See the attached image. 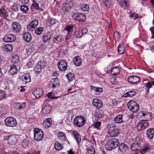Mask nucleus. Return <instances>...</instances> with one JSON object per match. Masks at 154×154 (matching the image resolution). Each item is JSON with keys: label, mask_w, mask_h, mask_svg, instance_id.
Masks as SVG:
<instances>
[{"label": "nucleus", "mask_w": 154, "mask_h": 154, "mask_svg": "<svg viewBox=\"0 0 154 154\" xmlns=\"http://www.w3.org/2000/svg\"><path fill=\"white\" fill-rule=\"evenodd\" d=\"M127 106L130 110L133 113H136L139 110V106L135 101L131 100L127 104Z\"/></svg>", "instance_id": "nucleus-1"}, {"label": "nucleus", "mask_w": 154, "mask_h": 154, "mask_svg": "<svg viewBox=\"0 0 154 154\" xmlns=\"http://www.w3.org/2000/svg\"><path fill=\"white\" fill-rule=\"evenodd\" d=\"M33 131L34 140L39 141L43 139L44 133L42 131L38 128H35L34 129Z\"/></svg>", "instance_id": "nucleus-2"}, {"label": "nucleus", "mask_w": 154, "mask_h": 154, "mask_svg": "<svg viewBox=\"0 0 154 154\" xmlns=\"http://www.w3.org/2000/svg\"><path fill=\"white\" fill-rule=\"evenodd\" d=\"M74 122L75 126L78 127H81L85 125V120L83 117L78 116L75 118Z\"/></svg>", "instance_id": "nucleus-3"}, {"label": "nucleus", "mask_w": 154, "mask_h": 154, "mask_svg": "<svg viewBox=\"0 0 154 154\" xmlns=\"http://www.w3.org/2000/svg\"><path fill=\"white\" fill-rule=\"evenodd\" d=\"M5 125L8 126L13 127L16 126L17 124L16 119L11 117L7 118L5 120Z\"/></svg>", "instance_id": "nucleus-4"}, {"label": "nucleus", "mask_w": 154, "mask_h": 154, "mask_svg": "<svg viewBox=\"0 0 154 154\" xmlns=\"http://www.w3.org/2000/svg\"><path fill=\"white\" fill-rule=\"evenodd\" d=\"M72 17L75 20L79 22H83L86 20V15L85 14L78 13H74Z\"/></svg>", "instance_id": "nucleus-5"}, {"label": "nucleus", "mask_w": 154, "mask_h": 154, "mask_svg": "<svg viewBox=\"0 0 154 154\" xmlns=\"http://www.w3.org/2000/svg\"><path fill=\"white\" fill-rule=\"evenodd\" d=\"M149 126V122L147 121H141L138 122L137 128L139 131H141L148 128Z\"/></svg>", "instance_id": "nucleus-6"}, {"label": "nucleus", "mask_w": 154, "mask_h": 154, "mask_svg": "<svg viewBox=\"0 0 154 154\" xmlns=\"http://www.w3.org/2000/svg\"><path fill=\"white\" fill-rule=\"evenodd\" d=\"M57 65L58 68L60 71H64L67 69V63L65 61L63 60H59Z\"/></svg>", "instance_id": "nucleus-7"}, {"label": "nucleus", "mask_w": 154, "mask_h": 154, "mask_svg": "<svg viewBox=\"0 0 154 154\" xmlns=\"http://www.w3.org/2000/svg\"><path fill=\"white\" fill-rule=\"evenodd\" d=\"M16 39L15 36L12 34H9L5 35L3 38V40L6 42H14Z\"/></svg>", "instance_id": "nucleus-8"}, {"label": "nucleus", "mask_w": 154, "mask_h": 154, "mask_svg": "<svg viewBox=\"0 0 154 154\" xmlns=\"http://www.w3.org/2000/svg\"><path fill=\"white\" fill-rule=\"evenodd\" d=\"M12 29L14 32L19 33L21 30V27L19 23L14 22L12 23Z\"/></svg>", "instance_id": "nucleus-9"}, {"label": "nucleus", "mask_w": 154, "mask_h": 154, "mask_svg": "<svg viewBox=\"0 0 154 154\" xmlns=\"http://www.w3.org/2000/svg\"><path fill=\"white\" fill-rule=\"evenodd\" d=\"M52 109V107L49 104L46 103L42 109V112L45 115L50 113Z\"/></svg>", "instance_id": "nucleus-10"}, {"label": "nucleus", "mask_w": 154, "mask_h": 154, "mask_svg": "<svg viewBox=\"0 0 154 154\" xmlns=\"http://www.w3.org/2000/svg\"><path fill=\"white\" fill-rule=\"evenodd\" d=\"M32 94L36 98H38L43 95V91L42 88H37L33 91Z\"/></svg>", "instance_id": "nucleus-11"}, {"label": "nucleus", "mask_w": 154, "mask_h": 154, "mask_svg": "<svg viewBox=\"0 0 154 154\" xmlns=\"http://www.w3.org/2000/svg\"><path fill=\"white\" fill-rule=\"evenodd\" d=\"M6 139L8 140V141L9 143L12 145L15 144L17 142V138L15 135H11L8 137H5Z\"/></svg>", "instance_id": "nucleus-12"}, {"label": "nucleus", "mask_w": 154, "mask_h": 154, "mask_svg": "<svg viewBox=\"0 0 154 154\" xmlns=\"http://www.w3.org/2000/svg\"><path fill=\"white\" fill-rule=\"evenodd\" d=\"M118 1L122 8H126L129 7V3L127 0H118Z\"/></svg>", "instance_id": "nucleus-13"}, {"label": "nucleus", "mask_w": 154, "mask_h": 154, "mask_svg": "<svg viewBox=\"0 0 154 154\" xmlns=\"http://www.w3.org/2000/svg\"><path fill=\"white\" fill-rule=\"evenodd\" d=\"M128 81L130 83H135L140 82V79L137 76H132L128 78Z\"/></svg>", "instance_id": "nucleus-14"}, {"label": "nucleus", "mask_w": 154, "mask_h": 154, "mask_svg": "<svg viewBox=\"0 0 154 154\" xmlns=\"http://www.w3.org/2000/svg\"><path fill=\"white\" fill-rule=\"evenodd\" d=\"M73 61L76 66H79L82 63L81 58L78 56L75 57L73 58Z\"/></svg>", "instance_id": "nucleus-15"}, {"label": "nucleus", "mask_w": 154, "mask_h": 154, "mask_svg": "<svg viewBox=\"0 0 154 154\" xmlns=\"http://www.w3.org/2000/svg\"><path fill=\"white\" fill-rule=\"evenodd\" d=\"M146 134L147 137L150 139H152L154 136V128H150L146 131Z\"/></svg>", "instance_id": "nucleus-16"}, {"label": "nucleus", "mask_w": 154, "mask_h": 154, "mask_svg": "<svg viewBox=\"0 0 154 154\" xmlns=\"http://www.w3.org/2000/svg\"><path fill=\"white\" fill-rule=\"evenodd\" d=\"M12 47L11 45H4L1 47L2 51L5 52H11L12 50Z\"/></svg>", "instance_id": "nucleus-17"}, {"label": "nucleus", "mask_w": 154, "mask_h": 154, "mask_svg": "<svg viewBox=\"0 0 154 154\" xmlns=\"http://www.w3.org/2000/svg\"><path fill=\"white\" fill-rule=\"evenodd\" d=\"M72 134L78 144H79L81 141V136L79 134L78 132L74 131L72 132Z\"/></svg>", "instance_id": "nucleus-18"}, {"label": "nucleus", "mask_w": 154, "mask_h": 154, "mask_svg": "<svg viewBox=\"0 0 154 154\" xmlns=\"http://www.w3.org/2000/svg\"><path fill=\"white\" fill-rule=\"evenodd\" d=\"M53 41L54 43L58 44L62 41V35H59L52 37Z\"/></svg>", "instance_id": "nucleus-19"}, {"label": "nucleus", "mask_w": 154, "mask_h": 154, "mask_svg": "<svg viewBox=\"0 0 154 154\" xmlns=\"http://www.w3.org/2000/svg\"><path fill=\"white\" fill-rule=\"evenodd\" d=\"M38 24V21L35 20L31 22L27 27L28 29L30 30L36 27Z\"/></svg>", "instance_id": "nucleus-20"}, {"label": "nucleus", "mask_w": 154, "mask_h": 154, "mask_svg": "<svg viewBox=\"0 0 154 154\" xmlns=\"http://www.w3.org/2000/svg\"><path fill=\"white\" fill-rule=\"evenodd\" d=\"M24 40L27 42H30L32 39V36L30 33L26 32H25L23 35Z\"/></svg>", "instance_id": "nucleus-21"}, {"label": "nucleus", "mask_w": 154, "mask_h": 154, "mask_svg": "<svg viewBox=\"0 0 154 154\" xmlns=\"http://www.w3.org/2000/svg\"><path fill=\"white\" fill-rule=\"evenodd\" d=\"M110 142L111 141L112 145H113L114 149L117 147L119 144V142L118 139L115 138H112L109 140Z\"/></svg>", "instance_id": "nucleus-22"}, {"label": "nucleus", "mask_w": 154, "mask_h": 154, "mask_svg": "<svg viewBox=\"0 0 154 154\" xmlns=\"http://www.w3.org/2000/svg\"><path fill=\"white\" fill-rule=\"evenodd\" d=\"M131 149L134 151H136L140 149V144L137 142H135L132 144L131 146Z\"/></svg>", "instance_id": "nucleus-23"}, {"label": "nucleus", "mask_w": 154, "mask_h": 154, "mask_svg": "<svg viewBox=\"0 0 154 154\" xmlns=\"http://www.w3.org/2000/svg\"><path fill=\"white\" fill-rule=\"evenodd\" d=\"M128 146L124 143H122L119 146V149L121 152L123 153L128 150Z\"/></svg>", "instance_id": "nucleus-24"}, {"label": "nucleus", "mask_w": 154, "mask_h": 154, "mask_svg": "<svg viewBox=\"0 0 154 154\" xmlns=\"http://www.w3.org/2000/svg\"><path fill=\"white\" fill-rule=\"evenodd\" d=\"M18 71L17 68L16 66L13 65L11 66V68L9 71V73L11 75H13L17 73Z\"/></svg>", "instance_id": "nucleus-25"}, {"label": "nucleus", "mask_w": 154, "mask_h": 154, "mask_svg": "<svg viewBox=\"0 0 154 154\" xmlns=\"http://www.w3.org/2000/svg\"><path fill=\"white\" fill-rule=\"evenodd\" d=\"M52 123L51 119L49 118H47L45 120L44 125L45 126V128H48L51 126Z\"/></svg>", "instance_id": "nucleus-26"}, {"label": "nucleus", "mask_w": 154, "mask_h": 154, "mask_svg": "<svg viewBox=\"0 0 154 154\" xmlns=\"http://www.w3.org/2000/svg\"><path fill=\"white\" fill-rule=\"evenodd\" d=\"M51 84L52 85V88H56V85H59V79L57 77L51 79Z\"/></svg>", "instance_id": "nucleus-27"}, {"label": "nucleus", "mask_w": 154, "mask_h": 154, "mask_svg": "<svg viewBox=\"0 0 154 154\" xmlns=\"http://www.w3.org/2000/svg\"><path fill=\"white\" fill-rule=\"evenodd\" d=\"M57 136L61 142L65 141L66 140V135L62 132H60L57 134Z\"/></svg>", "instance_id": "nucleus-28"}, {"label": "nucleus", "mask_w": 154, "mask_h": 154, "mask_svg": "<svg viewBox=\"0 0 154 154\" xmlns=\"http://www.w3.org/2000/svg\"><path fill=\"white\" fill-rule=\"evenodd\" d=\"M0 16L4 18H6L8 16V14L5 9H0Z\"/></svg>", "instance_id": "nucleus-29"}, {"label": "nucleus", "mask_w": 154, "mask_h": 154, "mask_svg": "<svg viewBox=\"0 0 154 154\" xmlns=\"http://www.w3.org/2000/svg\"><path fill=\"white\" fill-rule=\"evenodd\" d=\"M24 79L23 80L25 84H26L27 82H30L31 80L30 79V76L29 73H26L24 75Z\"/></svg>", "instance_id": "nucleus-30"}, {"label": "nucleus", "mask_w": 154, "mask_h": 154, "mask_svg": "<svg viewBox=\"0 0 154 154\" xmlns=\"http://www.w3.org/2000/svg\"><path fill=\"white\" fill-rule=\"evenodd\" d=\"M136 94V92L134 91H129L125 93L123 95V97L125 98L130 97H132L134 96Z\"/></svg>", "instance_id": "nucleus-31"}, {"label": "nucleus", "mask_w": 154, "mask_h": 154, "mask_svg": "<svg viewBox=\"0 0 154 154\" xmlns=\"http://www.w3.org/2000/svg\"><path fill=\"white\" fill-rule=\"evenodd\" d=\"M66 76L69 82H71L75 79V75L74 73L69 72L66 75Z\"/></svg>", "instance_id": "nucleus-32"}, {"label": "nucleus", "mask_w": 154, "mask_h": 154, "mask_svg": "<svg viewBox=\"0 0 154 154\" xmlns=\"http://www.w3.org/2000/svg\"><path fill=\"white\" fill-rule=\"evenodd\" d=\"M152 118V116L150 113L145 112L144 113L143 119L145 121H147L151 120Z\"/></svg>", "instance_id": "nucleus-33"}, {"label": "nucleus", "mask_w": 154, "mask_h": 154, "mask_svg": "<svg viewBox=\"0 0 154 154\" xmlns=\"http://www.w3.org/2000/svg\"><path fill=\"white\" fill-rule=\"evenodd\" d=\"M70 8V6H69V5L66 2L63 4L62 9L63 11L65 12L68 11Z\"/></svg>", "instance_id": "nucleus-34"}, {"label": "nucleus", "mask_w": 154, "mask_h": 154, "mask_svg": "<svg viewBox=\"0 0 154 154\" xmlns=\"http://www.w3.org/2000/svg\"><path fill=\"white\" fill-rule=\"evenodd\" d=\"M119 133V129L116 128L110 132V135L111 137H115Z\"/></svg>", "instance_id": "nucleus-35"}, {"label": "nucleus", "mask_w": 154, "mask_h": 154, "mask_svg": "<svg viewBox=\"0 0 154 154\" xmlns=\"http://www.w3.org/2000/svg\"><path fill=\"white\" fill-rule=\"evenodd\" d=\"M54 148L56 150L59 151L63 149L62 145L59 143L57 141H55L54 143Z\"/></svg>", "instance_id": "nucleus-36"}, {"label": "nucleus", "mask_w": 154, "mask_h": 154, "mask_svg": "<svg viewBox=\"0 0 154 154\" xmlns=\"http://www.w3.org/2000/svg\"><path fill=\"white\" fill-rule=\"evenodd\" d=\"M51 35L49 33H47L42 37L43 42L44 43L47 42L51 38Z\"/></svg>", "instance_id": "nucleus-37"}, {"label": "nucleus", "mask_w": 154, "mask_h": 154, "mask_svg": "<svg viewBox=\"0 0 154 154\" xmlns=\"http://www.w3.org/2000/svg\"><path fill=\"white\" fill-rule=\"evenodd\" d=\"M122 115H119L115 118L114 121L117 123H120L123 122L122 120Z\"/></svg>", "instance_id": "nucleus-38"}, {"label": "nucleus", "mask_w": 154, "mask_h": 154, "mask_svg": "<svg viewBox=\"0 0 154 154\" xmlns=\"http://www.w3.org/2000/svg\"><path fill=\"white\" fill-rule=\"evenodd\" d=\"M111 141L110 142L109 140L108 141L105 145V147L107 150H110L114 149L113 145H112Z\"/></svg>", "instance_id": "nucleus-39"}, {"label": "nucleus", "mask_w": 154, "mask_h": 154, "mask_svg": "<svg viewBox=\"0 0 154 154\" xmlns=\"http://www.w3.org/2000/svg\"><path fill=\"white\" fill-rule=\"evenodd\" d=\"M16 108L18 109H21L26 107V103L25 102L17 103L16 104Z\"/></svg>", "instance_id": "nucleus-40"}, {"label": "nucleus", "mask_w": 154, "mask_h": 154, "mask_svg": "<svg viewBox=\"0 0 154 154\" xmlns=\"http://www.w3.org/2000/svg\"><path fill=\"white\" fill-rule=\"evenodd\" d=\"M152 85H154V81L148 82L146 83L145 88L147 93H148L149 92V89Z\"/></svg>", "instance_id": "nucleus-41"}, {"label": "nucleus", "mask_w": 154, "mask_h": 154, "mask_svg": "<svg viewBox=\"0 0 154 154\" xmlns=\"http://www.w3.org/2000/svg\"><path fill=\"white\" fill-rule=\"evenodd\" d=\"M125 49L123 46L120 44L118 47V51L119 54H122L125 51Z\"/></svg>", "instance_id": "nucleus-42"}, {"label": "nucleus", "mask_w": 154, "mask_h": 154, "mask_svg": "<svg viewBox=\"0 0 154 154\" xmlns=\"http://www.w3.org/2000/svg\"><path fill=\"white\" fill-rule=\"evenodd\" d=\"M95 151L94 148L92 146L88 147L87 150V154H94Z\"/></svg>", "instance_id": "nucleus-43"}, {"label": "nucleus", "mask_w": 154, "mask_h": 154, "mask_svg": "<svg viewBox=\"0 0 154 154\" xmlns=\"http://www.w3.org/2000/svg\"><path fill=\"white\" fill-rule=\"evenodd\" d=\"M44 28L43 27H38L35 29V33L37 35H41L43 32Z\"/></svg>", "instance_id": "nucleus-44"}, {"label": "nucleus", "mask_w": 154, "mask_h": 154, "mask_svg": "<svg viewBox=\"0 0 154 154\" xmlns=\"http://www.w3.org/2000/svg\"><path fill=\"white\" fill-rule=\"evenodd\" d=\"M119 73V69L117 67L113 68L111 71V74L113 75H116Z\"/></svg>", "instance_id": "nucleus-45"}, {"label": "nucleus", "mask_w": 154, "mask_h": 154, "mask_svg": "<svg viewBox=\"0 0 154 154\" xmlns=\"http://www.w3.org/2000/svg\"><path fill=\"white\" fill-rule=\"evenodd\" d=\"M65 29L67 31L68 33L72 34L73 31V26H67Z\"/></svg>", "instance_id": "nucleus-46"}, {"label": "nucleus", "mask_w": 154, "mask_h": 154, "mask_svg": "<svg viewBox=\"0 0 154 154\" xmlns=\"http://www.w3.org/2000/svg\"><path fill=\"white\" fill-rule=\"evenodd\" d=\"M82 10L84 11H88L89 9V6L86 4H83L81 5Z\"/></svg>", "instance_id": "nucleus-47"}, {"label": "nucleus", "mask_w": 154, "mask_h": 154, "mask_svg": "<svg viewBox=\"0 0 154 154\" xmlns=\"http://www.w3.org/2000/svg\"><path fill=\"white\" fill-rule=\"evenodd\" d=\"M32 6L35 8L36 10H39L41 11H43L42 8L39 7V4L35 2H33Z\"/></svg>", "instance_id": "nucleus-48"}, {"label": "nucleus", "mask_w": 154, "mask_h": 154, "mask_svg": "<svg viewBox=\"0 0 154 154\" xmlns=\"http://www.w3.org/2000/svg\"><path fill=\"white\" fill-rule=\"evenodd\" d=\"M42 69V67H41L38 65L37 64L35 69V73L37 74H39L41 72Z\"/></svg>", "instance_id": "nucleus-49"}, {"label": "nucleus", "mask_w": 154, "mask_h": 154, "mask_svg": "<svg viewBox=\"0 0 154 154\" xmlns=\"http://www.w3.org/2000/svg\"><path fill=\"white\" fill-rule=\"evenodd\" d=\"M20 10L24 13L27 12L29 10V8L28 7L24 5H22L20 7Z\"/></svg>", "instance_id": "nucleus-50"}, {"label": "nucleus", "mask_w": 154, "mask_h": 154, "mask_svg": "<svg viewBox=\"0 0 154 154\" xmlns=\"http://www.w3.org/2000/svg\"><path fill=\"white\" fill-rule=\"evenodd\" d=\"M37 64L38 65L41 67H42V69H43L46 66V62L44 60H41L38 62Z\"/></svg>", "instance_id": "nucleus-51"}, {"label": "nucleus", "mask_w": 154, "mask_h": 154, "mask_svg": "<svg viewBox=\"0 0 154 154\" xmlns=\"http://www.w3.org/2000/svg\"><path fill=\"white\" fill-rule=\"evenodd\" d=\"M106 128L109 131H111L116 128V126L113 124H109L107 125Z\"/></svg>", "instance_id": "nucleus-52"}, {"label": "nucleus", "mask_w": 154, "mask_h": 154, "mask_svg": "<svg viewBox=\"0 0 154 154\" xmlns=\"http://www.w3.org/2000/svg\"><path fill=\"white\" fill-rule=\"evenodd\" d=\"M150 149V148L148 146H145L141 149L140 152L141 154H144L149 150Z\"/></svg>", "instance_id": "nucleus-53"}, {"label": "nucleus", "mask_w": 154, "mask_h": 154, "mask_svg": "<svg viewBox=\"0 0 154 154\" xmlns=\"http://www.w3.org/2000/svg\"><path fill=\"white\" fill-rule=\"evenodd\" d=\"M97 113L98 114L97 117L101 118L103 116L104 112L102 110L98 109V110H97Z\"/></svg>", "instance_id": "nucleus-54"}, {"label": "nucleus", "mask_w": 154, "mask_h": 154, "mask_svg": "<svg viewBox=\"0 0 154 154\" xmlns=\"http://www.w3.org/2000/svg\"><path fill=\"white\" fill-rule=\"evenodd\" d=\"M114 38L116 41H118L119 40L120 38V35L118 32H115L114 33Z\"/></svg>", "instance_id": "nucleus-55"}, {"label": "nucleus", "mask_w": 154, "mask_h": 154, "mask_svg": "<svg viewBox=\"0 0 154 154\" xmlns=\"http://www.w3.org/2000/svg\"><path fill=\"white\" fill-rule=\"evenodd\" d=\"M6 95V93L4 91L0 90V100L4 99Z\"/></svg>", "instance_id": "nucleus-56"}, {"label": "nucleus", "mask_w": 154, "mask_h": 154, "mask_svg": "<svg viewBox=\"0 0 154 154\" xmlns=\"http://www.w3.org/2000/svg\"><path fill=\"white\" fill-rule=\"evenodd\" d=\"M103 105L102 102L99 99H97V108H101Z\"/></svg>", "instance_id": "nucleus-57"}, {"label": "nucleus", "mask_w": 154, "mask_h": 154, "mask_svg": "<svg viewBox=\"0 0 154 154\" xmlns=\"http://www.w3.org/2000/svg\"><path fill=\"white\" fill-rule=\"evenodd\" d=\"M83 33L82 31V29H81L75 33V35L77 37L80 38L83 35Z\"/></svg>", "instance_id": "nucleus-58"}, {"label": "nucleus", "mask_w": 154, "mask_h": 154, "mask_svg": "<svg viewBox=\"0 0 154 154\" xmlns=\"http://www.w3.org/2000/svg\"><path fill=\"white\" fill-rule=\"evenodd\" d=\"M103 3L106 7H108L110 4V0H103Z\"/></svg>", "instance_id": "nucleus-59"}, {"label": "nucleus", "mask_w": 154, "mask_h": 154, "mask_svg": "<svg viewBox=\"0 0 154 154\" xmlns=\"http://www.w3.org/2000/svg\"><path fill=\"white\" fill-rule=\"evenodd\" d=\"M19 60V57L17 55H15L13 58L12 61L14 63H17Z\"/></svg>", "instance_id": "nucleus-60"}, {"label": "nucleus", "mask_w": 154, "mask_h": 154, "mask_svg": "<svg viewBox=\"0 0 154 154\" xmlns=\"http://www.w3.org/2000/svg\"><path fill=\"white\" fill-rule=\"evenodd\" d=\"M129 16L131 18L134 17V19L135 20L137 17V15L131 11H130Z\"/></svg>", "instance_id": "nucleus-61"}, {"label": "nucleus", "mask_w": 154, "mask_h": 154, "mask_svg": "<svg viewBox=\"0 0 154 154\" xmlns=\"http://www.w3.org/2000/svg\"><path fill=\"white\" fill-rule=\"evenodd\" d=\"M144 113L143 112L140 111L137 113V116L138 118H142L143 119Z\"/></svg>", "instance_id": "nucleus-62"}, {"label": "nucleus", "mask_w": 154, "mask_h": 154, "mask_svg": "<svg viewBox=\"0 0 154 154\" xmlns=\"http://www.w3.org/2000/svg\"><path fill=\"white\" fill-rule=\"evenodd\" d=\"M48 22L50 23L51 25H52L55 23V21L54 19L51 18L49 19Z\"/></svg>", "instance_id": "nucleus-63"}, {"label": "nucleus", "mask_w": 154, "mask_h": 154, "mask_svg": "<svg viewBox=\"0 0 154 154\" xmlns=\"http://www.w3.org/2000/svg\"><path fill=\"white\" fill-rule=\"evenodd\" d=\"M54 95L53 92H51L48 94L47 96L48 98L53 99Z\"/></svg>", "instance_id": "nucleus-64"}]
</instances>
